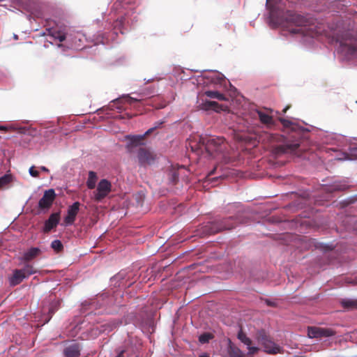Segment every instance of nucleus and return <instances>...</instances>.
<instances>
[{
	"label": "nucleus",
	"instance_id": "nucleus-1",
	"mask_svg": "<svg viewBox=\"0 0 357 357\" xmlns=\"http://www.w3.org/2000/svg\"><path fill=\"white\" fill-rule=\"evenodd\" d=\"M331 30L339 59L357 63V28L354 22L351 19L337 21Z\"/></svg>",
	"mask_w": 357,
	"mask_h": 357
},
{
	"label": "nucleus",
	"instance_id": "nucleus-2",
	"mask_svg": "<svg viewBox=\"0 0 357 357\" xmlns=\"http://www.w3.org/2000/svg\"><path fill=\"white\" fill-rule=\"evenodd\" d=\"M279 121L286 130L287 135L283 143L276 147L275 151L278 153H294L301 146V139L305 138L306 134L310 130L302 126L296 119L280 118Z\"/></svg>",
	"mask_w": 357,
	"mask_h": 357
},
{
	"label": "nucleus",
	"instance_id": "nucleus-3",
	"mask_svg": "<svg viewBox=\"0 0 357 357\" xmlns=\"http://www.w3.org/2000/svg\"><path fill=\"white\" fill-rule=\"evenodd\" d=\"M306 19L300 15L289 14L286 22L284 23V35L287 33L292 36H299L303 42H310L314 36L311 27L307 26Z\"/></svg>",
	"mask_w": 357,
	"mask_h": 357
},
{
	"label": "nucleus",
	"instance_id": "nucleus-4",
	"mask_svg": "<svg viewBox=\"0 0 357 357\" xmlns=\"http://www.w3.org/2000/svg\"><path fill=\"white\" fill-rule=\"evenodd\" d=\"M203 144L208 157L215 158L220 155L224 162H229L227 143L223 137L210 136L203 139Z\"/></svg>",
	"mask_w": 357,
	"mask_h": 357
},
{
	"label": "nucleus",
	"instance_id": "nucleus-5",
	"mask_svg": "<svg viewBox=\"0 0 357 357\" xmlns=\"http://www.w3.org/2000/svg\"><path fill=\"white\" fill-rule=\"evenodd\" d=\"M59 301L55 298V296L50 294L45 297L40 303V312H37L36 318L44 325L49 322L54 313L58 310Z\"/></svg>",
	"mask_w": 357,
	"mask_h": 357
},
{
	"label": "nucleus",
	"instance_id": "nucleus-6",
	"mask_svg": "<svg viewBox=\"0 0 357 357\" xmlns=\"http://www.w3.org/2000/svg\"><path fill=\"white\" fill-rule=\"evenodd\" d=\"M36 273L32 265L26 263L22 268H15L8 277L10 287L20 284L24 279Z\"/></svg>",
	"mask_w": 357,
	"mask_h": 357
},
{
	"label": "nucleus",
	"instance_id": "nucleus-7",
	"mask_svg": "<svg viewBox=\"0 0 357 357\" xmlns=\"http://www.w3.org/2000/svg\"><path fill=\"white\" fill-rule=\"evenodd\" d=\"M95 321L98 325L93 326L92 332L96 335L100 333H109L122 323L119 319L102 321L100 318L95 319Z\"/></svg>",
	"mask_w": 357,
	"mask_h": 357
},
{
	"label": "nucleus",
	"instance_id": "nucleus-8",
	"mask_svg": "<svg viewBox=\"0 0 357 357\" xmlns=\"http://www.w3.org/2000/svg\"><path fill=\"white\" fill-rule=\"evenodd\" d=\"M202 75L199 76V79H202L206 84H213L214 86H222L225 84L226 79L224 75L213 70H204L201 71Z\"/></svg>",
	"mask_w": 357,
	"mask_h": 357
},
{
	"label": "nucleus",
	"instance_id": "nucleus-9",
	"mask_svg": "<svg viewBox=\"0 0 357 357\" xmlns=\"http://www.w3.org/2000/svg\"><path fill=\"white\" fill-rule=\"evenodd\" d=\"M111 183L107 179H102L98 184L96 191L93 192L95 200L100 202L111 192Z\"/></svg>",
	"mask_w": 357,
	"mask_h": 357
},
{
	"label": "nucleus",
	"instance_id": "nucleus-10",
	"mask_svg": "<svg viewBox=\"0 0 357 357\" xmlns=\"http://www.w3.org/2000/svg\"><path fill=\"white\" fill-rule=\"evenodd\" d=\"M236 222H237V221L236 220V218H234V217H231V216L227 218L223 219V220H220V222H218L213 225L212 232L215 233V232H218V231H220L222 230L231 229L235 227Z\"/></svg>",
	"mask_w": 357,
	"mask_h": 357
},
{
	"label": "nucleus",
	"instance_id": "nucleus-11",
	"mask_svg": "<svg viewBox=\"0 0 357 357\" xmlns=\"http://www.w3.org/2000/svg\"><path fill=\"white\" fill-rule=\"evenodd\" d=\"M56 194L54 189L45 191L43 196L38 202V207L40 209H49L55 199Z\"/></svg>",
	"mask_w": 357,
	"mask_h": 357
},
{
	"label": "nucleus",
	"instance_id": "nucleus-12",
	"mask_svg": "<svg viewBox=\"0 0 357 357\" xmlns=\"http://www.w3.org/2000/svg\"><path fill=\"white\" fill-rule=\"evenodd\" d=\"M79 206L80 203L79 202H75L68 206L67 215L64 218V223L66 226H70L74 224L76 216L79 211Z\"/></svg>",
	"mask_w": 357,
	"mask_h": 357
},
{
	"label": "nucleus",
	"instance_id": "nucleus-13",
	"mask_svg": "<svg viewBox=\"0 0 357 357\" xmlns=\"http://www.w3.org/2000/svg\"><path fill=\"white\" fill-rule=\"evenodd\" d=\"M137 159L141 166H145L153 163L155 156L150 151L144 148H139L137 151Z\"/></svg>",
	"mask_w": 357,
	"mask_h": 357
},
{
	"label": "nucleus",
	"instance_id": "nucleus-14",
	"mask_svg": "<svg viewBox=\"0 0 357 357\" xmlns=\"http://www.w3.org/2000/svg\"><path fill=\"white\" fill-rule=\"evenodd\" d=\"M307 335L310 338H318L322 337H331L335 335L334 331L330 328L318 327H309Z\"/></svg>",
	"mask_w": 357,
	"mask_h": 357
},
{
	"label": "nucleus",
	"instance_id": "nucleus-15",
	"mask_svg": "<svg viewBox=\"0 0 357 357\" xmlns=\"http://www.w3.org/2000/svg\"><path fill=\"white\" fill-rule=\"evenodd\" d=\"M319 137L323 144H334L338 146H340V142L344 139L342 135L324 131L320 132Z\"/></svg>",
	"mask_w": 357,
	"mask_h": 357
},
{
	"label": "nucleus",
	"instance_id": "nucleus-16",
	"mask_svg": "<svg viewBox=\"0 0 357 357\" xmlns=\"http://www.w3.org/2000/svg\"><path fill=\"white\" fill-rule=\"evenodd\" d=\"M260 341L265 352L269 354L279 352L280 347L271 340L265 334L260 335Z\"/></svg>",
	"mask_w": 357,
	"mask_h": 357
},
{
	"label": "nucleus",
	"instance_id": "nucleus-17",
	"mask_svg": "<svg viewBox=\"0 0 357 357\" xmlns=\"http://www.w3.org/2000/svg\"><path fill=\"white\" fill-rule=\"evenodd\" d=\"M42 254V250L38 247H32L24 252L20 257L22 261L29 262Z\"/></svg>",
	"mask_w": 357,
	"mask_h": 357
},
{
	"label": "nucleus",
	"instance_id": "nucleus-18",
	"mask_svg": "<svg viewBox=\"0 0 357 357\" xmlns=\"http://www.w3.org/2000/svg\"><path fill=\"white\" fill-rule=\"evenodd\" d=\"M59 220L60 213L59 212L52 213L49 218L45 222L43 229V231L45 233L50 232L52 229L57 226L59 222Z\"/></svg>",
	"mask_w": 357,
	"mask_h": 357
},
{
	"label": "nucleus",
	"instance_id": "nucleus-19",
	"mask_svg": "<svg viewBox=\"0 0 357 357\" xmlns=\"http://www.w3.org/2000/svg\"><path fill=\"white\" fill-rule=\"evenodd\" d=\"M145 135L144 134L142 135H127L126 138L128 139L126 144L128 151L132 152L134 147L142 144L141 141Z\"/></svg>",
	"mask_w": 357,
	"mask_h": 357
},
{
	"label": "nucleus",
	"instance_id": "nucleus-20",
	"mask_svg": "<svg viewBox=\"0 0 357 357\" xmlns=\"http://www.w3.org/2000/svg\"><path fill=\"white\" fill-rule=\"evenodd\" d=\"M47 35L54 40H58L60 42H63L66 38V33L61 29H57L56 28L51 27L46 29Z\"/></svg>",
	"mask_w": 357,
	"mask_h": 357
},
{
	"label": "nucleus",
	"instance_id": "nucleus-21",
	"mask_svg": "<svg viewBox=\"0 0 357 357\" xmlns=\"http://www.w3.org/2000/svg\"><path fill=\"white\" fill-rule=\"evenodd\" d=\"M113 298L109 297L106 296L105 294L97 297V298L94 301H93L91 303H89L91 308H93V307L96 306L98 303L99 304V307L101 306H107L110 305L112 303Z\"/></svg>",
	"mask_w": 357,
	"mask_h": 357
},
{
	"label": "nucleus",
	"instance_id": "nucleus-22",
	"mask_svg": "<svg viewBox=\"0 0 357 357\" xmlns=\"http://www.w3.org/2000/svg\"><path fill=\"white\" fill-rule=\"evenodd\" d=\"M349 185L346 181H335L326 188V190L328 192L335 191H342L349 188Z\"/></svg>",
	"mask_w": 357,
	"mask_h": 357
},
{
	"label": "nucleus",
	"instance_id": "nucleus-23",
	"mask_svg": "<svg viewBox=\"0 0 357 357\" xmlns=\"http://www.w3.org/2000/svg\"><path fill=\"white\" fill-rule=\"evenodd\" d=\"M63 354L66 357H79L80 355L79 344L73 343L66 347L63 350Z\"/></svg>",
	"mask_w": 357,
	"mask_h": 357
},
{
	"label": "nucleus",
	"instance_id": "nucleus-24",
	"mask_svg": "<svg viewBox=\"0 0 357 357\" xmlns=\"http://www.w3.org/2000/svg\"><path fill=\"white\" fill-rule=\"evenodd\" d=\"M342 306L347 310H357V299L345 298L340 301Z\"/></svg>",
	"mask_w": 357,
	"mask_h": 357
},
{
	"label": "nucleus",
	"instance_id": "nucleus-25",
	"mask_svg": "<svg viewBox=\"0 0 357 357\" xmlns=\"http://www.w3.org/2000/svg\"><path fill=\"white\" fill-rule=\"evenodd\" d=\"M125 272L121 271L116 275H115L114 277L111 278V283L115 286L119 287H126V284H124V277H125Z\"/></svg>",
	"mask_w": 357,
	"mask_h": 357
},
{
	"label": "nucleus",
	"instance_id": "nucleus-26",
	"mask_svg": "<svg viewBox=\"0 0 357 357\" xmlns=\"http://www.w3.org/2000/svg\"><path fill=\"white\" fill-rule=\"evenodd\" d=\"M255 114L258 115L259 120L262 123L266 124L267 126H271L273 124V118L270 115L265 114L261 111H256L255 112Z\"/></svg>",
	"mask_w": 357,
	"mask_h": 357
},
{
	"label": "nucleus",
	"instance_id": "nucleus-27",
	"mask_svg": "<svg viewBox=\"0 0 357 357\" xmlns=\"http://www.w3.org/2000/svg\"><path fill=\"white\" fill-rule=\"evenodd\" d=\"M229 357H245L244 353L235 345L230 344L228 347Z\"/></svg>",
	"mask_w": 357,
	"mask_h": 357
},
{
	"label": "nucleus",
	"instance_id": "nucleus-28",
	"mask_svg": "<svg viewBox=\"0 0 357 357\" xmlns=\"http://www.w3.org/2000/svg\"><path fill=\"white\" fill-rule=\"evenodd\" d=\"M204 94L207 97H208L209 98H211V99H217L218 100H226L225 96L222 93H221L215 90L206 91L204 92Z\"/></svg>",
	"mask_w": 357,
	"mask_h": 357
},
{
	"label": "nucleus",
	"instance_id": "nucleus-29",
	"mask_svg": "<svg viewBox=\"0 0 357 357\" xmlns=\"http://www.w3.org/2000/svg\"><path fill=\"white\" fill-rule=\"evenodd\" d=\"M97 181V175L96 173L90 171L89 172V176L86 181V186L89 189H93L96 187Z\"/></svg>",
	"mask_w": 357,
	"mask_h": 357
},
{
	"label": "nucleus",
	"instance_id": "nucleus-30",
	"mask_svg": "<svg viewBox=\"0 0 357 357\" xmlns=\"http://www.w3.org/2000/svg\"><path fill=\"white\" fill-rule=\"evenodd\" d=\"M123 20H124V17H121L120 19L118 18L115 22H114V24H113L114 33L117 34L118 31H119L121 33H123V31H122Z\"/></svg>",
	"mask_w": 357,
	"mask_h": 357
},
{
	"label": "nucleus",
	"instance_id": "nucleus-31",
	"mask_svg": "<svg viewBox=\"0 0 357 357\" xmlns=\"http://www.w3.org/2000/svg\"><path fill=\"white\" fill-rule=\"evenodd\" d=\"M218 106L219 105L215 101H206L202 104L201 108L205 110L213 109L217 111Z\"/></svg>",
	"mask_w": 357,
	"mask_h": 357
},
{
	"label": "nucleus",
	"instance_id": "nucleus-32",
	"mask_svg": "<svg viewBox=\"0 0 357 357\" xmlns=\"http://www.w3.org/2000/svg\"><path fill=\"white\" fill-rule=\"evenodd\" d=\"M13 181V176L10 174H6L0 177V188L7 185Z\"/></svg>",
	"mask_w": 357,
	"mask_h": 357
},
{
	"label": "nucleus",
	"instance_id": "nucleus-33",
	"mask_svg": "<svg viewBox=\"0 0 357 357\" xmlns=\"http://www.w3.org/2000/svg\"><path fill=\"white\" fill-rule=\"evenodd\" d=\"M238 339L246 346H249L252 343V340L241 330L238 333Z\"/></svg>",
	"mask_w": 357,
	"mask_h": 357
},
{
	"label": "nucleus",
	"instance_id": "nucleus-34",
	"mask_svg": "<svg viewBox=\"0 0 357 357\" xmlns=\"http://www.w3.org/2000/svg\"><path fill=\"white\" fill-rule=\"evenodd\" d=\"M109 107H111L112 109H116L118 112H121V110L124 109V107L121 103V101L119 100V99H116L114 100H113Z\"/></svg>",
	"mask_w": 357,
	"mask_h": 357
},
{
	"label": "nucleus",
	"instance_id": "nucleus-35",
	"mask_svg": "<svg viewBox=\"0 0 357 357\" xmlns=\"http://www.w3.org/2000/svg\"><path fill=\"white\" fill-rule=\"evenodd\" d=\"M213 338V335L209 333H204L199 335V341L202 344L208 343Z\"/></svg>",
	"mask_w": 357,
	"mask_h": 357
},
{
	"label": "nucleus",
	"instance_id": "nucleus-36",
	"mask_svg": "<svg viewBox=\"0 0 357 357\" xmlns=\"http://www.w3.org/2000/svg\"><path fill=\"white\" fill-rule=\"evenodd\" d=\"M51 248L56 251V252H59L61 251L62 249H63V244L61 243V241L60 240H54L52 243H51Z\"/></svg>",
	"mask_w": 357,
	"mask_h": 357
},
{
	"label": "nucleus",
	"instance_id": "nucleus-37",
	"mask_svg": "<svg viewBox=\"0 0 357 357\" xmlns=\"http://www.w3.org/2000/svg\"><path fill=\"white\" fill-rule=\"evenodd\" d=\"M164 123H165V121H163V120H160V121H156L154 123V126H153L152 128H149L147 131H146L144 135H148V134L152 132L156 128H160L161 126V125H162Z\"/></svg>",
	"mask_w": 357,
	"mask_h": 357
},
{
	"label": "nucleus",
	"instance_id": "nucleus-38",
	"mask_svg": "<svg viewBox=\"0 0 357 357\" xmlns=\"http://www.w3.org/2000/svg\"><path fill=\"white\" fill-rule=\"evenodd\" d=\"M123 0H118L116 1L112 8V11H114L115 13L119 12L120 9L123 8Z\"/></svg>",
	"mask_w": 357,
	"mask_h": 357
},
{
	"label": "nucleus",
	"instance_id": "nucleus-39",
	"mask_svg": "<svg viewBox=\"0 0 357 357\" xmlns=\"http://www.w3.org/2000/svg\"><path fill=\"white\" fill-rule=\"evenodd\" d=\"M170 182L172 183H176L178 179V173L176 171H171L169 173V178Z\"/></svg>",
	"mask_w": 357,
	"mask_h": 357
},
{
	"label": "nucleus",
	"instance_id": "nucleus-40",
	"mask_svg": "<svg viewBox=\"0 0 357 357\" xmlns=\"http://www.w3.org/2000/svg\"><path fill=\"white\" fill-rule=\"evenodd\" d=\"M156 89L155 87L152 86L148 89H146L144 91V95L146 96H153L156 93Z\"/></svg>",
	"mask_w": 357,
	"mask_h": 357
},
{
	"label": "nucleus",
	"instance_id": "nucleus-41",
	"mask_svg": "<svg viewBox=\"0 0 357 357\" xmlns=\"http://www.w3.org/2000/svg\"><path fill=\"white\" fill-rule=\"evenodd\" d=\"M247 349L248 350V355H249V356L254 355L259 350V349L257 347H252V346H251V344L249 346H247Z\"/></svg>",
	"mask_w": 357,
	"mask_h": 357
},
{
	"label": "nucleus",
	"instance_id": "nucleus-42",
	"mask_svg": "<svg viewBox=\"0 0 357 357\" xmlns=\"http://www.w3.org/2000/svg\"><path fill=\"white\" fill-rule=\"evenodd\" d=\"M124 99L126 102H128V103L130 104H132L133 102H138L141 99L139 98H133V97H130L128 96L124 97Z\"/></svg>",
	"mask_w": 357,
	"mask_h": 357
},
{
	"label": "nucleus",
	"instance_id": "nucleus-43",
	"mask_svg": "<svg viewBox=\"0 0 357 357\" xmlns=\"http://www.w3.org/2000/svg\"><path fill=\"white\" fill-rule=\"evenodd\" d=\"M29 173L33 177H37L39 174V172L35 169L34 166H32L29 168Z\"/></svg>",
	"mask_w": 357,
	"mask_h": 357
},
{
	"label": "nucleus",
	"instance_id": "nucleus-44",
	"mask_svg": "<svg viewBox=\"0 0 357 357\" xmlns=\"http://www.w3.org/2000/svg\"><path fill=\"white\" fill-rule=\"evenodd\" d=\"M235 137L237 140L240 142H244L248 139L245 134H236Z\"/></svg>",
	"mask_w": 357,
	"mask_h": 357
},
{
	"label": "nucleus",
	"instance_id": "nucleus-45",
	"mask_svg": "<svg viewBox=\"0 0 357 357\" xmlns=\"http://www.w3.org/2000/svg\"><path fill=\"white\" fill-rule=\"evenodd\" d=\"M342 157L337 158V160H351V158L349 156V155L346 153H342Z\"/></svg>",
	"mask_w": 357,
	"mask_h": 357
},
{
	"label": "nucleus",
	"instance_id": "nucleus-46",
	"mask_svg": "<svg viewBox=\"0 0 357 357\" xmlns=\"http://www.w3.org/2000/svg\"><path fill=\"white\" fill-rule=\"evenodd\" d=\"M17 130H18V132L22 133V134H26V131H27V128L25 127H20Z\"/></svg>",
	"mask_w": 357,
	"mask_h": 357
},
{
	"label": "nucleus",
	"instance_id": "nucleus-47",
	"mask_svg": "<svg viewBox=\"0 0 357 357\" xmlns=\"http://www.w3.org/2000/svg\"><path fill=\"white\" fill-rule=\"evenodd\" d=\"M280 0H266V5L273 3H278Z\"/></svg>",
	"mask_w": 357,
	"mask_h": 357
},
{
	"label": "nucleus",
	"instance_id": "nucleus-48",
	"mask_svg": "<svg viewBox=\"0 0 357 357\" xmlns=\"http://www.w3.org/2000/svg\"><path fill=\"white\" fill-rule=\"evenodd\" d=\"M92 316L93 314L91 313H88L86 316V320L89 321H92Z\"/></svg>",
	"mask_w": 357,
	"mask_h": 357
},
{
	"label": "nucleus",
	"instance_id": "nucleus-49",
	"mask_svg": "<svg viewBox=\"0 0 357 357\" xmlns=\"http://www.w3.org/2000/svg\"><path fill=\"white\" fill-rule=\"evenodd\" d=\"M40 169L43 172H49V169L45 166L40 167Z\"/></svg>",
	"mask_w": 357,
	"mask_h": 357
},
{
	"label": "nucleus",
	"instance_id": "nucleus-50",
	"mask_svg": "<svg viewBox=\"0 0 357 357\" xmlns=\"http://www.w3.org/2000/svg\"><path fill=\"white\" fill-rule=\"evenodd\" d=\"M199 357H210V356L206 353H202L199 355Z\"/></svg>",
	"mask_w": 357,
	"mask_h": 357
},
{
	"label": "nucleus",
	"instance_id": "nucleus-51",
	"mask_svg": "<svg viewBox=\"0 0 357 357\" xmlns=\"http://www.w3.org/2000/svg\"><path fill=\"white\" fill-rule=\"evenodd\" d=\"M0 130L6 131L7 130V128L4 126H0Z\"/></svg>",
	"mask_w": 357,
	"mask_h": 357
},
{
	"label": "nucleus",
	"instance_id": "nucleus-52",
	"mask_svg": "<svg viewBox=\"0 0 357 357\" xmlns=\"http://www.w3.org/2000/svg\"><path fill=\"white\" fill-rule=\"evenodd\" d=\"M266 303L268 305H270V306H272L273 305V302H271L269 301H266Z\"/></svg>",
	"mask_w": 357,
	"mask_h": 357
},
{
	"label": "nucleus",
	"instance_id": "nucleus-53",
	"mask_svg": "<svg viewBox=\"0 0 357 357\" xmlns=\"http://www.w3.org/2000/svg\"><path fill=\"white\" fill-rule=\"evenodd\" d=\"M215 170V167L210 172V173L208 174V176L212 175L214 173Z\"/></svg>",
	"mask_w": 357,
	"mask_h": 357
},
{
	"label": "nucleus",
	"instance_id": "nucleus-54",
	"mask_svg": "<svg viewBox=\"0 0 357 357\" xmlns=\"http://www.w3.org/2000/svg\"><path fill=\"white\" fill-rule=\"evenodd\" d=\"M153 79H149L148 80L146 81V83H148V82H150L151 80H153Z\"/></svg>",
	"mask_w": 357,
	"mask_h": 357
},
{
	"label": "nucleus",
	"instance_id": "nucleus-55",
	"mask_svg": "<svg viewBox=\"0 0 357 357\" xmlns=\"http://www.w3.org/2000/svg\"><path fill=\"white\" fill-rule=\"evenodd\" d=\"M288 107H285L284 109H283V112L285 113L287 110Z\"/></svg>",
	"mask_w": 357,
	"mask_h": 357
},
{
	"label": "nucleus",
	"instance_id": "nucleus-56",
	"mask_svg": "<svg viewBox=\"0 0 357 357\" xmlns=\"http://www.w3.org/2000/svg\"><path fill=\"white\" fill-rule=\"evenodd\" d=\"M14 38H15V39H17V38H18V36H17V35H16V34H14Z\"/></svg>",
	"mask_w": 357,
	"mask_h": 357
},
{
	"label": "nucleus",
	"instance_id": "nucleus-57",
	"mask_svg": "<svg viewBox=\"0 0 357 357\" xmlns=\"http://www.w3.org/2000/svg\"><path fill=\"white\" fill-rule=\"evenodd\" d=\"M246 123H247L246 127H247V128L248 129V128H249V125H250V123L249 122H247Z\"/></svg>",
	"mask_w": 357,
	"mask_h": 357
},
{
	"label": "nucleus",
	"instance_id": "nucleus-58",
	"mask_svg": "<svg viewBox=\"0 0 357 357\" xmlns=\"http://www.w3.org/2000/svg\"><path fill=\"white\" fill-rule=\"evenodd\" d=\"M62 46H63V45H61V44L58 45V47H62Z\"/></svg>",
	"mask_w": 357,
	"mask_h": 357
},
{
	"label": "nucleus",
	"instance_id": "nucleus-59",
	"mask_svg": "<svg viewBox=\"0 0 357 357\" xmlns=\"http://www.w3.org/2000/svg\"><path fill=\"white\" fill-rule=\"evenodd\" d=\"M354 283L357 284V280H356V281H355V282H354Z\"/></svg>",
	"mask_w": 357,
	"mask_h": 357
}]
</instances>
